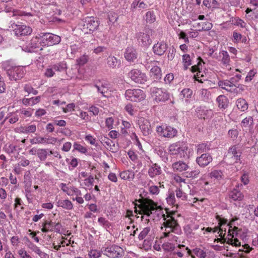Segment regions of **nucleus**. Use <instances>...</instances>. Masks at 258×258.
Wrapping results in <instances>:
<instances>
[{
	"instance_id": "f257e3e1",
	"label": "nucleus",
	"mask_w": 258,
	"mask_h": 258,
	"mask_svg": "<svg viewBox=\"0 0 258 258\" xmlns=\"http://www.w3.org/2000/svg\"><path fill=\"white\" fill-rule=\"evenodd\" d=\"M167 215H163V218L165 221L163 225L165 227V230L167 231V228H171V231L175 234L180 235L182 233V231L177 222V221L173 217V215L175 214V211H167Z\"/></svg>"
},
{
	"instance_id": "f03ea898",
	"label": "nucleus",
	"mask_w": 258,
	"mask_h": 258,
	"mask_svg": "<svg viewBox=\"0 0 258 258\" xmlns=\"http://www.w3.org/2000/svg\"><path fill=\"white\" fill-rule=\"evenodd\" d=\"M38 38L40 39V46L43 47L58 44L61 41L59 36L50 33H40Z\"/></svg>"
},
{
	"instance_id": "7ed1b4c3",
	"label": "nucleus",
	"mask_w": 258,
	"mask_h": 258,
	"mask_svg": "<svg viewBox=\"0 0 258 258\" xmlns=\"http://www.w3.org/2000/svg\"><path fill=\"white\" fill-rule=\"evenodd\" d=\"M150 93L154 100L157 103L165 102L169 99V92L163 88H151Z\"/></svg>"
},
{
	"instance_id": "20e7f679",
	"label": "nucleus",
	"mask_w": 258,
	"mask_h": 258,
	"mask_svg": "<svg viewBox=\"0 0 258 258\" xmlns=\"http://www.w3.org/2000/svg\"><path fill=\"white\" fill-rule=\"evenodd\" d=\"M101 252L110 258H119L123 256L124 251L123 249L115 244L110 245L107 247H103Z\"/></svg>"
},
{
	"instance_id": "39448f33",
	"label": "nucleus",
	"mask_w": 258,
	"mask_h": 258,
	"mask_svg": "<svg viewBox=\"0 0 258 258\" xmlns=\"http://www.w3.org/2000/svg\"><path fill=\"white\" fill-rule=\"evenodd\" d=\"M6 63L3 64V68L7 71V74L9 77L10 80L17 81L23 77L24 75V70L23 68L19 67H11L8 69L6 67Z\"/></svg>"
},
{
	"instance_id": "423d86ee",
	"label": "nucleus",
	"mask_w": 258,
	"mask_h": 258,
	"mask_svg": "<svg viewBox=\"0 0 258 258\" xmlns=\"http://www.w3.org/2000/svg\"><path fill=\"white\" fill-rule=\"evenodd\" d=\"M125 97L128 100L134 102H140L146 97L143 91L141 89H128L125 93Z\"/></svg>"
},
{
	"instance_id": "0eeeda50",
	"label": "nucleus",
	"mask_w": 258,
	"mask_h": 258,
	"mask_svg": "<svg viewBox=\"0 0 258 258\" xmlns=\"http://www.w3.org/2000/svg\"><path fill=\"white\" fill-rule=\"evenodd\" d=\"M11 28L13 29L15 34L17 36H25L29 35L32 32V29L28 26L22 24H11Z\"/></svg>"
},
{
	"instance_id": "6e6552de",
	"label": "nucleus",
	"mask_w": 258,
	"mask_h": 258,
	"mask_svg": "<svg viewBox=\"0 0 258 258\" xmlns=\"http://www.w3.org/2000/svg\"><path fill=\"white\" fill-rule=\"evenodd\" d=\"M156 209L157 204L152 200L146 199L141 205V212L140 214L149 217L152 214V211Z\"/></svg>"
},
{
	"instance_id": "1a4fd4ad",
	"label": "nucleus",
	"mask_w": 258,
	"mask_h": 258,
	"mask_svg": "<svg viewBox=\"0 0 258 258\" xmlns=\"http://www.w3.org/2000/svg\"><path fill=\"white\" fill-rule=\"evenodd\" d=\"M128 76L132 81L140 84H145L148 79L146 75L138 69L132 70L128 73Z\"/></svg>"
},
{
	"instance_id": "9d476101",
	"label": "nucleus",
	"mask_w": 258,
	"mask_h": 258,
	"mask_svg": "<svg viewBox=\"0 0 258 258\" xmlns=\"http://www.w3.org/2000/svg\"><path fill=\"white\" fill-rule=\"evenodd\" d=\"M83 30H89L90 31H93L99 27V23L96 18L94 17H87L83 21Z\"/></svg>"
},
{
	"instance_id": "9b49d317",
	"label": "nucleus",
	"mask_w": 258,
	"mask_h": 258,
	"mask_svg": "<svg viewBox=\"0 0 258 258\" xmlns=\"http://www.w3.org/2000/svg\"><path fill=\"white\" fill-rule=\"evenodd\" d=\"M241 152L237 151L236 146H233L230 148L228 151L227 154L225 157V159L229 162L230 164L237 162L240 160Z\"/></svg>"
},
{
	"instance_id": "f8f14e48",
	"label": "nucleus",
	"mask_w": 258,
	"mask_h": 258,
	"mask_svg": "<svg viewBox=\"0 0 258 258\" xmlns=\"http://www.w3.org/2000/svg\"><path fill=\"white\" fill-rule=\"evenodd\" d=\"M156 131L161 136L167 138H173L177 133L176 130L171 126H159L157 127Z\"/></svg>"
},
{
	"instance_id": "ddd939ff",
	"label": "nucleus",
	"mask_w": 258,
	"mask_h": 258,
	"mask_svg": "<svg viewBox=\"0 0 258 258\" xmlns=\"http://www.w3.org/2000/svg\"><path fill=\"white\" fill-rule=\"evenodd\" d=\"M138 124L144 136H147L151 134V125L148 119L141 117L138 120Z\"/></svg>"
},
{
	"instance_id": "4468645a",
	"label": "nucleus",
	"mask_w": 258,
	"mask_h": 258,
	"mask_svg": "<svg viewBox=\"0 0 258 258\" xmlns=\"http://www.w3.org/2000/svg\"><path fill=\"white\" fill-rule=\"evenodd\" d=\"M234 78H231L230 80L220 81L218 86L223 89L231 93H237V90L236 85L234 84Z\"/></svg>"
},
{
	"instance_id": "2eb2a0df",
	"label": "nucleus",
	"mask_w": 258,
	"mask_h": 258,
	"mask_svg": "<svg viewBox=\"0 0 258 258\" xmlns=\"http://www.w3.org/2000/svg\"><path fill=\"white\" fill-rule=\"evenodd\" d=\"M246 233L247 230H246L245 232H244L242 231L241 229H239L237 227L234 226L232 229H229L228 236L231 237V238H228L227 241L226 240L225 242L232 245V243L233 242V239L232 238L234 237V234L236 236L244 237L246 236Z\"/></svg>"
},
{
	"instance_id": "dca6fc26",
	"label": "nucleus",
	"mask_w": 258,
	"mask_h": 258,
	"mask_svg": "<svg viewBox=\"0 0 258 258\" xmlns=\"http://www.w3.org/2000/svg\"><path fill=\"white\" fill-rule=\"evenodd\" d=\"M136 37L138 43L141 46H148L151 44L152 42V40L150 37V35L149 33L147 32H138L136 34Z\"/></svg>"
},
{
	"instance_id": "f3484780",
	"label": "nucleus",
	"mask_w": 258,
	"mask_h": 258,
	"mask_svg": "<svg viewBox=\"0 0 258 258\" xmlns=\"http://www.w3.org/2000/svg\"><path fill=\"white\" fill-rule=\"evenodd\" d=\"M167 49V45L166 43L162 41L157 42L153 47V51L154 53L158 55H163Z\"/></svg>"
},
{
	"instance_id": "a211bd4d",
	"label": "nucleus",
	"mask_w": 258,
	"mask_h": 258,
	"mask_svg": "<svg viewBox=\"0 0 258 258\" xmlns=\"http://www.w3.org/2000/svg\"><path fill=\"white\" fill-rule=\"evenodd\" d=\"M196 161L200 166L204 167L212 162V157L209 154H202L200 157H197Z\"/></svg>"
},
{
	"instance_id": "6ab92c4d",
	"label": "nucleus",
	"mask_w": 258,
	"mask_h": 258,
	"mask_svg": "<svg viewBox=\"0 0 258 258\" xmlns=\"http://www.w3.org/2000/svg\"><path fill=\"white\" fill-rule=\"evenodd\" d=\"M125 59L129 61H133L137 58L136 50L132 46L127 47L124 52Z\"/></svg>"
},
{
	"instance_id": "aec40b11",
	"label": "nucleus",
	"mask_w": 258,
	"mask_h": 258,
	"mask_svg": "<svg viewBox=\"0 0 258 258\" xmlns=\"http://www.w3.org/2000/svg\"><path fill=\"white\" fill-rule=\"evenodd\" d=\"M150 76L154 82H159L162 78L161 69L157 67H153L150 71Z\"/></svg>"
},
{
	"instance_id": "412c9836",
	"label": "nucleus",
	"mask_w": 258,
	"mask_h": 258,
	"mask_svg": "<svg viewBox=\"0 0 258 258\" xmlns=\"http://www.w3.org/2000/svg\"><path fill=\"white\" fill-rule=\"evenodd\" d=\"M172 167L175 171L182 172L187 171L189 169V167L185 163L182 161H178L172 164Z\"/></svg>"
},
{
	"instance_id": "4be33fe9",
	"label": "nucleus",
	"mask_w": 258,
	"mask_h": 258,
	"mask_svg": "<svg viewBox=\"0 0 258 258\" xmlns=\"http://www.w3.org/2000/svg\"><path fill=\"white\" fill-rule=\"evenodd\" d=\"M101 143H104L107 146V149L112 152H116L117 150V147L115 143L109 138L104 137L101 138Z\"/></svg>"
},
{
	"instance_id": "5701e85b",
	"label": "nucleus",
	"mask_w": 258,
	"mask_h": 258,
	"mask_svg": "<svg viewBox=\"0 0 258 258\" xmlns=\"http://www.w3.org/2000/svg\"><path fill=\"white\" fill-rule=\"evenodd\" d=\"M229 198L234 201H241L243 198L242 194L237 189L234 188L229 192Z\"/></svg>"
},
{
	"instance_id": "b1692460",
	"label": "nucleus",
	"mask_w": 258,
	"mask_h": 258,
	"mask_svg": "<svg viewBox=\"0 0 258 258\" xmlns=\"http://www.w3.org/2000/svg\"><path fill=\"white\" fill-rule=\"evenodd\" d=\"M161 173V169L157 164H153L148 170L149 175L153 178Z\"/></svg>"
},
{
	"instance_id": "393cba45",
	"label": "nucleus",
	"mask_w": 258,
	"mask_h": 258,
	"mask_svg": "<svg viewBox=\"0 0 258 258\" xmlns=\"http://www.w3.org/2000/svg\"><path fill=\"white\" fill-rule=\"evenodd\" d=\"M57 206L66 210H72L73 205L72 202L69 200H60L57 202Z\"/></svg>"
},
{
	"instance_id": "a878e982",
	"label": "nucleus",
	"mask_w": 258,
	"mask_h": 258,
	"mask_svg": "<svg viewBox=\"0 0 258 258\" xmlns=\"http://www.w3.org/2000/svg\"><path fill=\"white\" fill-rule=\"evenodd\" d=\"M237 108L241 111H245L248 109V104L243 98H239L236 101Z\"/></svg>"
},
{
	"instance_id": "bb28decb",
	"label": "nucleus",
	"mask_w": 258,
	"mask_h": 258,
	"mask_svg": "<svg viewBox=\"0 0 258 258\" xmlns=\"http://www.w3.org/2000/svg\"><path fill=\"white\" fill-rule=\"evenodd\" d=\"M36 131V126L35 124H31L27 126L20 127V132L23 134L34 133Z\"/></svg>"
},
{
	"instance_id": "cd10ccee",
	"label": "nucleus",
	"mask_w": 258,
	"mask_h": 258,
	"mask_svg": "<svg viewBox=\"0 0 258 258\" xmlns=\"http://www.w3.org/2000/svg\"><path fill=\"white\" fill-rule=\"evenodd\" d=\"M52 66V68L54 70V71L62 72H66L67 69V64L65 61H61Z\"/></svg>"
},
{
	"instance_id": "c85d7f7f",
	"label": "nucleus",
	"mask_w": 258,
	"mask_h": 258,
	"mask_svg": "<svg viewBox=\"0 0 258 258\" xmlns=\"http://www.w3.org/2000/svg\"><path fill=\"white\" fill-rule=\"evenodd\" d=\"M218 107L220 108L225 109L228 106V100L227 98L224 95L219 96L216 99Z\"/></svg>"
},
{
	"instance_id": "c756f323",
	"label": "nucleus",
	"mask_w": 258,
	"mask_h": 258,
	"mask_svg": "<svg viewBox=\"0 0 258 258\" xmlns=\"http://www.w3.org/2000/svg\"><path fill=\"white\" fill-rule=\"evenodd\" d=\"M120 177L121 179L129 180H133L135 177V173L133 170L123 171L120 173Z\"/></svg>"
},
{
	"instance_id": "7c9ffc66",
	"label": "nucleus",
	"mask_w": 258,
	"mask_h": 258,
	"mask_svg": "<svg viewBox=\"0 0 258 258\" xmlns=\"http://www.w3.org/2000/svg\"><path fill=\"white\" fill-rule=\"evenodd\" d=\"M175 191L178 203L183 204L184 201H186L187 195L185 193L183 192L180 189H177Z\"/></svg>"
},
{
	"instance_id": "2f4dec72",
	"label": "nucleus",
	"mask_w": 258,
	"mask_h": 258,
	"mask_svg": "<svg viewBox=\"0 0 258 258\" xmlns=\"http://www.w3.org/2000/svg\"><path fill=\"white\" fill-rule=\"evenodd\" d=\"M181 95L183 98H185V102L188 103L189 99L191 98L192 95V91L190 89L185 88L182 90Z\"/></svg>"
},
{
	"instance_id": "473e14b6",
	"label": "nucleus",
	"mask_w": 258,
	"mask_h": 258,
	"mask_svg": "<svg viewBox=\"0 0 258 258\" xmlns=\"http://www.w3.org/2000/svg\"><path fill=\"white\" fill-rule=\"evenodd\" d=\"M94 86L97 89L98 92L100 93L103 96H106L105 93H107L109 89V87L107 84H101V85L95 84Z\"/></svg>"
},
{
	"instance_id": "72a5a7b5",
	"label": "nucleus",
	"mask_w": 258,
	"mask_h": 258,
	"mask_svg": "<svg viewBox=\"0 0 258 258\" xmlns=\"http://www.w3.org/2000/svg\"><path fill=\"white\" fill-rule=\"evenodd\" d=\"M6 119H9L10 123L14 124L19 120V117L16 112H10L7 114Z\"/></svg>"
},
{
	"instance_id": "f704fd0d",
	"label": "nucleus",
	"mask_w": 258,
	"mask_h": 258,
	"mask_svg": "<svg viewBox=\"0 0 258 258\" xmlns=\"http://www.w3.org/2000/svg\"><path fill=\"white\" fill-rule=\"evenodd\" d=\"M98 222L100 225L104 228L106 229H110L111 228V223L104 217H100L98 219Z\"/></svg>"
},
{
	"instance_id": "c9c22d12",
	"label": "nucleus",
	"mask_w": 258,
	"mask_h": 258,
	"mask_svg": "<svg viewBox=\"0 0 258 258\" xmlns=\"http://www.w3.org/2000/svg\"><path fill=\"white\" fill-rule=\"evenodd\" d=\"M107 63L110 68H115L118 64V61L113 56H109L107 58Z\"/></svg>"
},
{
	"instance_id": "e433bc0d",
	"label": "nucleus",
	"mask_w": 258,
	"mask_h": 258,
	"mask_svg": "<svg viewBox=\"0 0 258 258\" xmlns=\"http://www.w3.org/2000/svg\"><path fill=\"white\" fill-rule=\"evenodd\" d=\"M29 45L32 48H38L39 47V45H40V39L38 38V35L31 39Z\"/></svg>"
},
{
	"instance_id": "4c0bfd02",
	"label": "nucleus",
	"mask_w": 258,
	"mask_h": 258,
	"mask_svg": "<svg viewBox=\"0 0 258 258\" xmlns=\"http://www.w3.org/2000/svg\"><path fill=\"white\" fill-rule=\"evenodd\" d=\"M188 169L187 171L185 172L184 174L185 176L187 178H196L200 174V171L199 169L191 170Z\"/></svg>"
},
{
	"instance_id": "58836bf2",
	"label": "nucleus",
	"mask_w": 258,
	"mask_h": 258,
	"mask_svg": "<svg viewBox=\"0 0 258 258\" xmlns=\"http://www.w3.org/2000/svg\"><path fill=\"white\" fill-rule=\"evenodd\" d=\"M191 60L189 54H185L182 55V62L184 65V70H186L188 67L191 64Z\"/></svg>"
},
{
	"instance_id": "ea45409f",
	"label": "nucleus",
	"mask_w": 258,
	"mask_h": 258,
	"mask_svg": "<svg viewBox=\"0 0 258 258\" xmlns=\"http://www.w3.org/2000/svg\"><path fill=\"white\" fill-rule=\"evenodd\" d=\"M210 150V147L205 143L198 145L197 152L198 154H202Z\"/></svg>"
},
{
	"instance_id": "a19ab883",
	"label": "nucleus",
	"mask_w": 258,
	"mask_h": 258,
	"mask_svg": "<svg viewBox=\"0 0 258 258\" xmlns=\"http://www.w3.org/2000/svg\"><path fill=\"white\" fill-rule=\"evenodd\" d=\"M166 200L169 204L176 206H178V204H176V201L175 198V194L173 192H171L169 194L168 196L166 198Z\"/></svg>"
},
{
	"instance_id": "79ce46f5",
	"label": "nucleus",
	"mask_w": 258,
	"mask_h": 258,
	"mask_svg": "<svg viewBox=\"0 0 258 258\" xmlns=\"http://www.w3.org/2000/svg\"><path fill=\"white\" fill-rule=\"evenodd\" d=\"M180 146L177 144L171 145L169 147V152L171 155H178V151L179 150Z\"/></svg>"
},
{
	"instance_id": "37998d69",
	"label": "nucleus",
	"mask_w": 258,
	"mask_h": 258,
	"mask_svg": "<svg viewBox=\"0 0 258 258\" xmlns=\"http://www.w3.org/2000/svg\"><path fill=\"white\" fill-rule=\"evenodd\" d=\"M162 248L166 251H173L175 248L174 245L171 243L165 242L162 245Z\"/></svg>"
},
{
	"instance_id": "c03bdc74",
	"label": "nucleus",
	"mask_w": 258,
	"mask_h": 258,
	"mask_svg": "<svg viewBox=\"0 0 258 258\" xmlns=\"http://www.w3.org/2000/svg\"><path fill=\"white\" fill-rule=\"evenodd\" d=\"M37 155L40 160H45L47 156V152L46 149H38Z\"/></svg>"
},
{
	"instance_id": "a18cd8bd",
	"label": "nucleus",
	"mask_w": 258,
	"mask_h": 258,
	"mask_svg": "<svg viewBox=\"0 0 258 258\" xmlns=\"http://www.w3.org/2000/svg\"><path fill=\"white\" fill-rule=\"evenodd\" d=\"M218 3L216 0H204L203 5L208 8L215 7Z\"/></svg>"
},
{
	"instance_id": "49530a36",
	"label": "nucleus",
	"mask_w": 258,
	"mask_h": 258,
	"mask_svg": "<svg viewBox=\"0 0 258 258\" xmlns=\"http://www.w3.org/2000/svg\"><path fill=\"white\" fill-rule=\"evenodd\" d=\"M156 20L155 16L153 12H148L146 14V21L147 23H152Z\"/></svg>"
},
{
	"instance_id": "de8ad7c7",
	"label": "nucleus",
	"mask_w": 258,
	"mask_h": 258,
	"mask_svg": "<svg viewBox=\"0 0 258 258\" xmlns=\"http://www.w3.org/2000/svg\"><path fill=\"white\" fill-rule=\"evenodd\" d=\"M193 252L195 254H196L197 256L200 258H206V253L203 250L199 248H196L193 249Z\"/></svg>"
},
{
	"instance_id": "09e8293b",
	"label": "nucleus",
	"mask_w": 258,
	"mask_h": 258,
	"mask_svg": "<svg viewBox=\"0 0 258 258\" xmlns=\"http://www.w3.org/2000/svg\"><path fill=\"white\" fill-rule=\"evenodd\" d=\"M150 231V227H146L140 232L138 236V238L140 240L144 239L148 235Z\"/></svg>"
},
{
	"instance_id": "8fccbe9b",
	"label": "nucleus",
	"mask_w": 258,
	"mask_h": 258,
	"mask_svg": "<svg viewBox=\"0 0 258 258\" xmlns=\"http://www.w3.org/2000/svg\"><path fill=\"white\" fill-rule=\"evenodd\" d=\"M222 172L220 170H215L212 171L210 173L211 178H214L216 179L219 180L222 178Z\"/></svg>"
},
{
	"instance_id": "3c124183",
	"label": "nucleus",
	"mask_w": 258,
	"mask_h": 258,
	"mask_svg": "<svg viewBox=\"0 0 258 258\" xmlns=\"http://www.w3.org/2000/svg\"><path fill=\"white\" fill-rule=\"evenodd\" d=\"M117 15L114 12H109L108 13V19L111 23H114L117 21Z\"/></svg>"
},
{
	"instance_id": "603ef678",
	"label": "nucleus",
	"mask_w": 258,
	"mask_h": 258,
	"mask_svg": "<svg viewBox=\"0 0 258 258\" xmlns=\"http://www.w3.org/2000/svg\"><path fill=\"white\" fill-rule=\"evenodd\" d=\"M212 24L209 22H206L202 23L201 29H199V31H209L212 28Z\"/></svg>"
},
{
	"instance_id": "864d4df0",
	"label": "nucleus",
	"mask_w": 258,
	"mask_h": 258,
	"mask_svg": "<svg viewBox=\"0 0 258 258\" xmlns=\"http://www.w3.org/2000/svg\"><path fill=\"white\" fill-rule=\"evenodd\" d=\"M24 90L29 94L32 93L33 95H36L38 93V91L36 90H35L31 86L28 84L25 85Z\"/></svg>"
},
{
	"instance_id": "5fc2aeb1",
	"label": "nucleus",
	"mask_w": 258,
	"mask_h": 258,
	"mask_svg": "<svg viewBox=\"0 0 258 258\" xmlns=\"http://www.w3.org/2000/svg\"><path fill=\"white\" fill-rule=\"evenodd\" d=\"M201 95L203 99L205 101H206L209 99L210 93L207 89H202L201 90Z\"/></svg>"
},
{
	"instance_id": "6e6d98bb",
	"label": "nucleus",
	"mask_w": 258,
	"mask_h": 258,
	"mask_svg": "<svg viewBox=\"0 0 258 258\" xmlns=\"http://www.w3.org/2000/svg\"><path fill=\"white\" fill-rule=\"evenodd\" d=\"M90 258H99L101 256V252L97 250H91L89 252Z\"/></svg>"
},
{
	"instance_id": "4d7b16f0",
	"label": "nucleus",
	"mask_w": 258,
	"mask_h": 258,
	"mask_svg": "<svg viewBox=\"0 0 258 258\" xmlns=\"http://www.w3.org/2000/svg\"><path fill=\"white\" fill-rule=\"evenodd\" d=\"M187 147L186 146H180L178 151V155L180 157H185L187 155Z\"/></svg>"
},
{
	"instance_id": "13d9d810",
	"label": "nucleus",
	"mask_w": 258,
	"mask_h": 258,
	"mask_svg": "<svg viewBox=\"0 0 258 258\" xmlns=\"http://www.w3.org/2000/svg\"><path fill=\"white\" fill-rule=\"evenodd\" d=\"M222 53L223 55L222 62L225 64L228 63L230 61V58L228 52L226 51H222Z\"/></svg>"
},
{
	"instance_id": "bf43d9fd",
	"label": "nucleus",
	"mask_w": 258,
	"mask_h": 258,
	"mask_svg": "<svg viewBox=\"0 0 258 258\" xmlns=\"http://www.w3.org/2000/svg\"><path fill=\"white\" fill-rule=\"evenodd\" d=\"M74 147L75 150L80 152L81 153H85L87 152L86 148L78 143H75L74 144Z\"/></svg>"
},
{
	"instance_id": "052dcab7",
	"label": "nucleus",
	"mask_w": 258,
	"mask_h": 258,
	"mask_svg": "<svg viewBox=\"0 0 258 258\" xmlns=\"http://www.w3.org/2000/svg\"><path fill=\"white\" fill-rule=\"evenodd\" d=\"M54 74V70L52 68V66H51L50 68L46 69L44 74L46 77L50 78L53 77Z\"/></svg>"
},
{
	"instance_id": "680f3d73",
	"label": "nucleus",
	"mask_w": 258,
	"mask_h": 258,
	"mask_svg": "<svg viewBox=\"0 0 258 258\" xmlns=\"http://www.w3.org/2000/svg\"><path fill=\"white\" fill-rule=\"evenodd\" d=\"M175 52L176 50L173 46L169 48V52L167 55V57L169 60H172L174 58Z\"/></svg>"
},
{
	"instance_id": "e2e57ef3",
	"label": "nucleus",
	"mask_w": 258,
	"mask_h": 258,
	"mask_svg": "<svg viewBox=\"0 0 258 258\" xmlns=\"http://www.w3.org/2000/svg\"><path fill=\"white\" fill-rule=\"evenodd\" d=\"M253 122V118L251 116H248L243 119L241 122L244 126H247L249 123L252 124Z\"/></svg>"
},
{
	"instance_id": "0e129e2a",
	"label": "nucleus",
	"mask_w": 258,
	"mask_h": 258,
	"mask_svg": "<svg viewBox=\"0 0 258 258\" xmlns=\"http://www.w3.org/2000/svg\"><path fill=\"white\" fill-rule=\"evenodd\" d=\"M87 56L85 55H83L77 59V62L79 66H83L87 62Z\"/></svg>"
},
{
	"instance_id": "69168bd1",
	"label": "nucleus",
	"mask_w": 258,
	"mask_h": 258,
	"mask_svg": "<svg viewBox=\"0 0 258 258\" xmlns=\"http://www.w3.org/2000/svg\"><path fill=\"white\" fill-rule=\"evenodd\" d=\"M31 182H28L25 183L24 188L25 190L26 196L27 199L29 200L28 195L31 192Z\"/></svg>"
},
{
	"instance_id": "338daca9",
	"label": "nucleus",
	"mask_w": 258,
	"mask_h": 258,
	"mask_svg": "<svg viewBox=\"0 0 258 258\" xmlns=\"http://www.w3.org/2000/svg\"><path fill=\"white\" fill-rule=\"evenodd\" d=\"M18 253L21 256V258H32L26 251L25 250L21 249L18 251Z\"/></svg>"
},
{
	"instance_id": "774afa93",
	"label": "nucleus",
	"mask_w": 258,
	"mask_h": 258,
	"mask_svg": "<svg viewBox=\"0 0 258 258\" xmlns=\"http://www.w3.org/2000/svg\"><path fill=\"white\" fill-rule=\"evenodd\" d=\"M256 72L254 70H250L245 78V81L248 82L252 80V78L254 76Z\"/></svg>"
}]
</instances>
